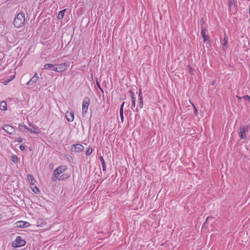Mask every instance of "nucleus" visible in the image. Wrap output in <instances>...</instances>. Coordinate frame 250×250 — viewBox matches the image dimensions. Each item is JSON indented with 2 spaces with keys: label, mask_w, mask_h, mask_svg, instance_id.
Wrapping results in <instances>:
<instances>
[{
  "label": "nucleus",
  "mask_w": 250,
  "mask_h": 250,
  "mask_svg": "<svg viewBox=\"0 0 250 250\" xmlns=\"http://www.w3.org/2000/svg\"><path fill=\"white\" fill-rule=\"evenodd\" d=\"M25 22V14L23 12H20L15 17L13 24L15 27L20 28L21 27Z\"/></svg>",
  "instance_id": "nucleus-1"
},
{
  "label": "nucleus",
  "mask_w": 250,
  "mask_h": 250,
  "mask_svg": "<svg viewBox=\"0 0 250 250\" xmlns=\"http://www.w3.org/2000/svg\"><path fill=\"white\" fill-rule=\"evenodd\" d=\"M66 169V167L65 166H60L54 171L52 180L55 181L58 176L62 173L64 172Z\"/></svg>",
  "instance_id": "nucleus-2"
},
{
  "label": "nucleus",
  "mask_w": 250,
  "mask_h": 250,
  "mask_svg": "<svg viewBox=\"0 0 250 250\" xmlns=\"http://www.w3.org/2000/svg\"><path fill=\"white\" fill-rule=\"evenodd\" d=\"M25 244V241L22 239L21 236H18L16 237L15 240L13 242L12 246L14 248H19L24 246Z\"/></svg>",
  "instance_id": "nucleus-3"
},
{
  "label": "nucleus",
  "mask_w": 250,
  "mask_h": 250,
  "mask_svg": "<svg viewBox=\"0 0 250 250\" xmlns=\"http://www.w3.org/2000/svg\"><path fill=\"white\" fill-rule=\"evenodd\" d=\"M90 103V100L88 97H86L83 99L82 104V112L83 114L87 113Z\"/></svg>",
  "instance_id": "nucleus-4"
},
{
  "label": "nucleus",
  "mask_w": 250,
  "mask_h": 250,
  "mask_svg": "<svg viewBox=\"0 0 250 250\" xmlns=\"http://www.w3.org/2000/svg\"><path fill=\"white\" fill-rule=\"evenodd\" d=\"M240 132L239 133L240 137L242 139H245L247 138V134L249 131V126L248 125H242L240 127Z\"/></svg>",
  "instance_id": "nucleus-5"
},
{
  "label": "nucleus",
  "mask_w": 250,
  "mask_h": 250,
  "mask_svg": "<svg viewBox=\"0 0 250 250\" xmlns=\"http://www.w3.org/2000/svg\"><path fill=\"white\" fill-rule=\"evenodd\" d=\"M39 77L37 73H35L34 76L30 79V80L26 83L27 85H31L32 87L35 86V84L39 80Z\"/></svg>",
  "instance_id": "nucleus-6"
},
{
  "label": "nucleus",
  "mask_w": 250,
  "mask_h": 250,
  "mask_svg": "<svg viewBox=\"0 0 250 250\" xmlns=\"http://www.w3.org/2000/svg\"><path fill=\"white\" fill-rule=\"evenodd\" d=\"M84 148V147L83 145L80 144H77L72 146L71 150L75 152L80 153L83 151Z\"/></svg>",
  "instance_id": "nucleus-7"
},
{
  "label": "nucleus",
  "mask_w": 250,
  "mask_h": 250,
  "mask_svg": "<svg viewBox=\"0 0 250 250\" xmlns=\"http://www.w3.org/2000/svg\"><path fill=\"white\" fill-rule=\"evenodd\" d=\"M236 0H228V9L230 12H235L236 11L235 4Z\"/></svg>",
  "instance_id": "nucleus-8"
},
{
  "label": "nucleus",
  "mask_w": 250,
  "mask_h": 250,
  "mask_svg": "<svg viewBox=\"0 0 250 250\" xmlns=\"http://www.w3.org/2000/svg\"><path fill=\"white\" fill-rule=\"evenodd\" d=\"M2 128L8 134L12 135L15 132V129L14 128L10 125H4Z\"/></svg>",
  "instance_id": "nucleus-9"
},
{
  "label": "nucleus",
  "mask_w": 250,
  "mask_h": 250,
  "mask_svg": "<svg viewBox=\"0 0 250 250\" xmlns=\"http://www.w3.org/2000/svg\"><path fill=\"white\" fill-rule=\"evenodd\" d=\"M69 67L68 63L64 62L61 64H57L58 72H63L65 71Z\"/></svg>",
  "instance_id": "nucleus-10"
},
{
  "label": "nucleus",
  "mask_w": 250,
  "mask_h": 250,
  "mask_svg": "<svg viewBox=\"0 0 250 250\" xmlns=\"http://www.w3.org/2000/svg\"><path fill=\"white\" fill-rule=\"evenodd\" d=\"M15 227L17 228H27V227L30 226V224H29V223L26 222V221H20L17 222L15 224Z\"/></svg>",
  "instance_id": "nucleus-11"
},
{
  "label": "nucleus",
  "mask_w": 250,
  "mask_h": 250,
  "mask_svg": "<svg viewBox=\"0 0 250 250\" xmlns=\"http://www.w3.org/2000/svg\"><path fill=\"white\" fill-rule=\"evenodd\" d=\"M66 118L68 122H72L74 119V113L72 110L67 111L66 112Z\"/></svg>",
  "instance_id": "nucleus-12"
},
{
  "label": "nucleus",
  "mask_w": 250,
  "mask_h": 250,
  "mask_svg": "<svg viewBox=\"0 0 250 250\" xmlns=\"http://www.w3.org/2000/svg\"><path fill=\"white\" fill-rule=\"evenodd\" d=\"M207 32V28L206 27H202L201 29V34L202 37L203 38L204 42H207L209 41V36L206 34Z\"/></svg>",
  "instance_id": "nucleus-13"
},
{
  "label": "nucleus",
  "mask_w": 250,
  "mask_h": 250,
  "mask_svg": "<svg viewBox=\"0 0 250 250\" xmlns=\"http://www.w3.org/2000/svg\"><path fill=\"white\" fill-rule=\"evenodd\" d=\"M47 224L46 221L42 218H39L37 220V226L38 227H43Z\"/></svg>",
  "instance_id": "nucleus-14"
},
{
  "label": "nucleus",
  "mask_w": 250,
  "mask_h": 250,
  "mask_svg": "<svg viewBox=\"0 0 250 250\" xmlns=\"http://www.w3.org/2000/svg\"><path fill=\"white\" fill-rule=\"evenodd\" d=\"M27 178L31 186H35L36 181L31 174H28L27 176Z\"/></svg>",
  "instance_id": "nucleus-15"
},
{
  "label": "nucleus",
  "mask_w": 250,
  "mask_h": 250,
  "mask_svg": "<svg viewBox=\"0 0 250 250\" xmlns=\"http://www.w3.org/2000/svg\"><path fill=\"white\" fill-rule=\"evenodd\" d=\"M99 159L100 160L101 165L102 166L103 170V171L105 172L106 171V167L105 163V161L104 160L103 157L102 156H100Z\"/></svg>",
  "instance_id": "nucleus-16"
},
{
  "label": "nucleus",
  "mask_w": 250,
  "mask_h": 250,
  "mask_svg": "<svg viewBox=\"0 0 250 250\" xmlns=\"http://www.w3.org/2000/svg\"><path fill=\"white\" fill-rule=\"evenodd\" d=\"M139 107L141 109L143 106V96L141 93V89H140L139 93Z\"/></svg>",
  "instance_id": "nucleus-17"
},
{
  "label": "nucleus",
  "mask_w": 250,
  "mask_h": 250,
  "mask_svg": "<svg viewBox=\"0 0 250 250\" xmlns=\"http://www.w3.org/2000/svg\"><path fill=\"white\" fill-rule=\"evenodd\" d=\"M7 104L5 101H1L0 102V110L5 111L7 110Z\"/></svg>",
  "instance_id": "nucleus-18"
},
{
  "label": "nucleus",
  "mask_w": 250,
  "mask_h": 250,
  "mask_svg": "<svg viewBox=\"0 0 250 250\" xmlns=\"http://www.w3.org/2000/svg\"><path fill=\"white\" fill-rule=\"evenodd\" d=\"M131 94V97L132 101V104L131 106V109L135 107V98L134 97V93L132 91H130Z\"/></svg>",
  "instance_id": "nucleus-19"
},
{
  "label": "nucleus",
  "mask_w": 250,
  "mask_h": 250,
  "mask_svg": "<svg viewBox=\"0 0 250 250\" xmlns=\"http://www.w3.org/2000/svg\"><path fill=\"white\" fill-rule=\"evenodd\" d=\"M65 9L61 10L59 11L58 15V19L59 20H62L64 17V13H65Z\"/></svg>",
  "instance_id": "nucleus-20"
},
{
  "label": "nucleus",
  "mask_w": 250,
  "mask_h": 250,
  "mask_svg": "<svg viewBox=\"0 0 250 250\" xmlns=\"http://www.w3.org/2000/svg\"><path fill=\"white\" fill-rule=\"evenodd\" d=\"M27 130L32 133H34L37 135L39 134V132L37 130V128L35 126H33V127H32V128H27Z\"/></svg>",
  "instance_id": "nucleus-21"
},
{
  "label": "nucleus",
  "mask_w": 250,
  "mask_h": 250,
  "mask_svg": "<svg viewBox=\"0 0 250 250\" xmlns=\"http://www.w3.org/2000/svg\"><path fill=\"white\" fill-rule=\"evenodd\" d=\"M227 43H228L227 38L225 37L224 39V41H223V43H222V47L224 50H225L227 48Z\"/></svg>",
  "instance_id": "nucleus-22"
},
{
  "label": "nucleus",
  "mask_w": 250,
  "mask_h": 250,
  "mask_svg": "<svg viewBox=\"0 0 250 250\" xmlns=\"http://www.w3.org/2000/svg\"><path fill=\"white\" fill-rule=\"evenodd\" d=\"M31 188L33 192H34L36 194H37L40 192L39 189H38L36 185L34 186H32Z\"/></svg>",
  "instance_id": "nucleus-23"
},
{
  "label": "nucleus",
  "mask_w": 250,
  "mask_h": 250,
  "mask_svg": "<svg viewBox=\"0 0 250 250\" xmlns=\"http://www.w3.org/2000/svg\"><path fill=\"white\" fill-rule=\"evenodd\" d=\"M11 158H12V161L13 162V163H17L18 160V157L16 155H15V154L12 155L11 156Z\"/></svg>",
  "instance_id": "nucleus-24"
},
{
  "label": "nucleus",
  "mask_w": 250,
  "mask_h": 250,
  "mask_svg": "<svg viewBox=\"0 0 250 250\" xmlns=\"http://www.w3.org/2000/svg\"><path fill=\"white\" fill-rule=\"evenodd\" d=\"M93 151V150L91 147H88L86 151V155L89 156L90 155Z\"/></svg>",
  "instance_id": "nucleus-25"
},
{
  "label": "nucleus",
  "mask_w": 250,
  "mask_h": 250,
  "mask_svg": "<svg viewBox=\"0 0 250 250\" xmlns=\"http://www.w3.org/2000/svg\"><path fill=\"white\" fill-rule=\"evenodd\" d=\"M200 24H201V29H202V27H206V26H204L205 20L203 18H202L200 19Z\"/></svg>",
  "instance_id": "nucleus-26"
},
{
  "label": "nucleus",
  "mask_w": 250,
  "mask_h": 250,
  "mask_svg": "<svg viewBox=\"0 0 250 250\" xmlns=\"http://www.w3.org/2000/svg\"><path fill=\"white\" fill-rule=\"evenodd\" d=\"M52 66H53V63H47V64H45L44 65V69H49V68H52Z\"/></svg>",
  "instance_id": "nucleus-27"
},
{
  "label": "nucleus",
  "mask_w": 250,
  "mask_h": 250,
  "mask_svg": "<svg viewBox=\"0 0 250 250\" xmlns=\"http://www.w3.org/2000/svg\"><path fill=\"white\" fill-rule=\"evenodd\" d=\"M190 104L192 105L193 107V108H194V112L195 113V115H197L198 114V110H197V109L196 108V106H195V105L192 103L190 101H189Z\"/></svg>",
  "instance_id": "nucleus-28"
},
{
  "label": "nucleus",
  "mask_w": 250,
  "mask_h": 250,
  "mask_svg": "<svg viewBox=\"0 0 250 250\" xmlns=\"http://www.w3.org/2000/svg\"><path fill=\"white\" fill-rule=\"evenodd\" d=\"M212 218L211 217H208L206 219V222L203 224L202 227H206L207 222L209 220L211 219Z\"/></svg>",
  "instance_id": "nucleus-29"
},
{
  "label": "nucleus",
  "mask_w": 250,
  "mask_h": 250,
  "mask_svg": "<svg viewBox=\"0 0 250 250\" xmlns=\"http://www.w3.org/2000/svg\"><path fill=\"white\" fill-rule=\"evenodd\" d=\"M120 116L121 118V120L122 123H123L124 122V111H120Z\"/></svg>",
  "instance_id": "nucleus-30"
},
{
  "label": "nucleus",
  "mask_w": 250,
  "mask_h": 250,
  "mask_svg": "<svg viewBox=\"0 0 250 250\" xmlns=\"http://www.w3.org/2000/svg\"><path fill=\"white\" fill-rule=\"evenodd\" d=\"M52 69L53 71L58 72V70H57V64H53V66H52Z\"/></svg>",
  "instance_id": "nucleus-31"
},
{
  "label": "nucleus",
  "mask_w": 250,
  "mask_h": 250,
  "mask_svg": "<svg viewBox=\"0 0 250 250\" xmlns=\"http://www.w3.org/2000/svg\"><path fill=\"white\" fill-rule=\"evenodd\" d=\"M22 141H23V139L21 137L17 138L16 140L15 141V142H18L19 143H21V142H22Z\"/></svg>",
  "instance_id": "nucleus-32"
},
{
  "label": "nucleus",
  "mask_w": 250,
  "mask_h": 250,
  "mask_svg": "<svg viewBox=\"0 0 250 250\" xmlns=\"http://www.w3.org/2000/svg\"><path fill=\"white\" fill-rule=\"evenodd\" d=\"M243 98L245 100H248L250 101V96H249V95H245L243 97Z\"/></svg>",
  "instance_id": "nucleus-33"
},
{
  "label": "nucleus",
  "mask_w": 250,
  "mask_h": 250,
  "mask_svg": "<svg viewBox=\"0 0 250 250\" xmlns=\"http://www.w3.org/2000/svg\"><path fill=\"white\" fill-rule=\"evenodd\" d=\"M19 127L21 129H22L23 128H25V129H27V128H29L26 125H19Z\"/></svg>",
  "instance_id": "nucleus-34"
},
{
  "label": "nucleus",
  "mask_w": 250,
  "mask_h": 250,
  "mask_svg": "<svg viewBox=\"0 0 250 250\" xmlns=\"http://www.w3.org/2000/svg\"><path fill=\"white\" fill-rule=\"evenodd\" d=\"M124 104H125V102H123L120 106V111H122V112L124 111Z\"/></svg>",
  "instance_id": "nucleus-35"
},
{
  "label": "nucleus",
  "mask_w": 250,
  "mask_h": 250,
  "mask_svg": "<svg viewBox=\"0 0 250 250\" xmlns=\"http://www.w3.org/2000/svg\"><path fill=\"white\" fill-rule=\"evenodd\" d=\"M188 68H189V72L190 74H192L194 72V69H193L192 67H191L190 66H188Z\"/></svg>",
  "instance_id": "nucleus-36"
},
{
  "label": "nucleus",
  "mask_w": 250,
  "mask_h": 250,
  "mask_svg": "<svg viewBox=\"0 0 250 250\" xmlns=\"http://www.w3.org/2000/svg\"><path fill=\"white\" fill-rule=\"evenodd\" d=\"M19 148H20V150H21V151H23L25 149V147L22 145H20L19 146Z\"/></svg>",
  "instance_id": "nucleus-37"
},
{
  "label": "nucleus",
  "mask_w": 250,
  "mask_h": 250,
  "mask_svg": "<svg viewBox=\"0 0 250 250\" xmlns=\"http://www.w3.org/2000/svg\"><path fill=\"white\" fill-rule=\"evenodd\" d=\"M15 78V76H13L12 77H11L9 79H8V80H9V81H11L12 80H13Z\"/></svg>",
  "instance_id": "nucleus-38"
},
{
  "label": "nucleus",
  "mask_w": 250,
  "mask_h": 250,
  "mask_svg": "<svg viewBox=\"0 0 250 250\" xmlns=\"http://www.w3.org/2000/svg\"><path fill=\"white\" fill-rule=\"evenodd\" d=\"M9 82H10V81H9V80H7L6 81H4V82H3V84H4V85H6V84L9 83Z\"/></svg>",
  "instance_id": "nucleus-39"
},
{
  "label": "nucleus",
  "mask_w": 250,
  "mask_h": 250,
  "mask_svg": "<svg viewBox=\"0 0 250 250\" xmlns=\"http://www.w3.org/2000/svg\"><path fill=\"white\" fill-rule=\"evenodd\" d=\"M243 97H240L239 96H236V98L238 100H240L242 99Z\"/></svg>",
  "instance_id": "nucleus-40"
},
{
  "label": "nucleus",
  "mask_w": 250,
  "mask_h": 250,
  "mask_svg": "<svg viewBox=\"0 0 250 250\" xmlns=\"http://www.w3.org/2000/svg\"><path fill=\"white\" fill-rule=\"evenodd\" d=\"M29 125L32 127H33V126H35L32 123H29Z\"/></svg>",
  "instance_id": "nucleus-41"
},
{
  "label": "nucleus",
  "mask_w": 250,
  "mask_h": 250,
  "mask_svg": "<svg viewBox=\"0 0 250 250\" xmlns=\"http://www.w3.org/2000/svg\"><path fill=\"white\" fill-rule=\"evenodd\" d=\"M2 218V215L0 214V220Z\"/></svg>",
  "instance_id": "nucleus-42"
},
{
  "label": "nucleus",
  "mask_w": 250,
  "mask_h": 250,
  "mask_svg": "<svg viewBox=\"0 0 250 250\" xmlns=\"http://www.w3.org/2000/svg\"><path fill=\"white\" fill-rule=\"evenodd\" d=\"M97 84H98V87H99L101 90H102V89H101V88L100 87V85H99L98 83H97Z\"/></svg>",
  "instance_id": "nucleus-43"
},
{
  "label": "nucleus",
  "mask_w": 250,
  "mask_h": 250,
  "mask_svg": "<svg viewBox=\"0 0 250 250\" xmlns=\"http://www.w3.org/2000/svg\"><path fill=\"white\" fill-rule=\"evenodd\" d=\"M214 82H212V84L214 85Z\"/></svg>",
  "instance_id": "nucleus-44"
}]
</instances>
